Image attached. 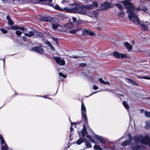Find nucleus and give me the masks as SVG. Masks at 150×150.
<instances>
[{"mask_svg":"<svg viewBox=\"0 0 150 150\" xmlns=\"http://www.w3.org/2000/svg\"><path fill=\"white\" fill-rule=\"evenodd\" d=\"M89 4H87L80 7V5L76 4L72 5V7H65L61 8L58 5H56L54 8L62 11H67L71 13H77L82 14H85L87 12V9L91 10L97 8L98 6V3L95 1H91Z\"/></svg>","mask_w":150,"mask_h":150,"instance_id":"nucleus-1","label":"nucleus"},{"mask_svg":"<svg viewBox=\"0 0 150 150\" xmlns=\"http://www.w3.org/2000/svg\"><path fill=\"white\" fill-rule=\"evenodd\" d=\"M132 0H124L122 3L125 8L127 9V12L129 13L128 16L129 18L131 21L136 24L139 25L140 21L137 15L134 13V11L135 8L132 4L130 2Z\"/></svg>","mask_w":150,"mask_h":150,"instance_id":"nucleus-2","label":"nucleus"},{"mask_svg":"<svg viewBox=\"0 0 150 150\" xmlns=\"http://www.w3.org/2000/svg\"><path fill=\"white\" fill-rule=\"evenodd\" d=\"M133 139L135 142L147 145L150 146V140L149 137L147 135L145 136L144 137L141 134H137L133 137Z\"/></svg>","mask_w":150,"mask_h":150,"instance_id":"nucleus-3","label":"nucleus"},{"mask_svg":"<svg viewBox=\"0 0 150 150\" xmlns=\"http://www.w3.org/2000/svg\"><path fill=\"white\" fill-rule=\"evenodd\" d=\"M81 111L83 119L84 120L85 122L87 123L88 120L86 116V108L83 102H81Z\"/></svg>","mask_w":150,"mask_h":150,"instance_id":"nucleus-4","label":"nucleus"},{"mask_svg":"<svg viewBox=\"0 0 150 150\" xmlns=\"http://www.w3.org/2000/svg\"><path fill=\"white\" fill-rule=\"evenodd\" d=\"M99 13L97 10L90 12L88 13V16L92 18L98 19L99 18Z\"/></svg>","mask_w":150,"mask_h":150,"instance_id":"nucleus-5","label":"nucleus"},{"mask_svg":"<svg viewBox=\"0 0 150 150\" xmlns=\"http://www.w3.org/2000/svg\"><path fill=\"white\" fill-rule=\"evenodd\" d=\"M42 45L40 44L38 47H33L31 48V50L32 51L41 54H43L44 53V50L41 47Z\"/></svg>","mask_w":150,"mask_h":150,"instance_id":"nucleus-6","label":"nucleus"},{"mask_svg":"<svg viewBox=\"0 0 150 150\" xmlns=\"http://www.w3.org/2000/svg\"><path fill=\"white\" fill-rule=\"evenodd\" d=\"M0 140L1 145V150H8V147L3 137L0 134Z\"/></svg>","mask_w":150,"mask_h":150,"instance_id":"nucleus-7","label":"nucleus"},{"mask_svg":"<svg viewBox=\"0 0 150 150\" xmlns=\"http://www.w3.org/2000/svg\"><path fill=\"white\" fill-rule=\"evenodd\" d=\"M112 54L115 58L117 59L123 58H126L127 57V56L126 54L120 53L116 51H114Z\"/></svg>","mask_w":150,"mask_h":150,"instance_id":"nucleus-8","label":"nucleus"},{"mask_svg":"<svg viewBox=\"0 0 150 150\" xmlns=\"http://www.w3.org/2000/svg\"><path fill=\"white\" fill-rule=\"evenodd\" d=\"M54 58L56 62L59 64L60 65L62 66L65 64V61L64 59H61V58L57 57H54Z\"/></svg>","mask_w":150,"mask_h":150,"instance_id":"nucleus-9","label":"nucleus"},{"mask_svg":"<svg viewBox=\"0 0 150 150\" xmlns=\"http://www.w3.org/2000/svg\"><path fill=\"white\" fill-rule=\"evenodd\" d=\"M132 150H144L145 148L142 145L138 146L137 144L135 145V147L134 145L131 146Z\"/></svg>","mask_w":150,"mask_h":150,"instance_id":"nucleus-10","label":"nucleus"},{"mask_svg":"<svg viewBox=\"0 0 150 150\" xmlns=\"http://www.w3.org/2000/svg\"><path fill=\"white\" fill-rule=\"evenodd\" d=\"M83 129L81 132H80L79 133V135L80 137L81 136V134H82V136L83 137H84L87 135V133L86 128V125L85 124L83 125Z\"/></svg>","mask_w":150,"mask_h":150,"instance_id":"nucleus-11","label":"nucleus"},{"mask_svg":"<svg viewBox=\"0 0 150 150\" xmlns=\"http://www.w3.org/2000/svg\"><path fill=\"white\" fill-rule=\"evenodd\" d=\"M132 139V137L130 135H129V140H126L122 142L121 144V145L123 146L129 145L131 144Z\"/></svg>","mask_w":150,"mask_h":150,"instance_id":"nucleus-12","label":"nucleus"},{"mask_svg":"<svg viewBox=\"0 0 150 150\" xmlns=\"http://www.w3.org/2000/svg\"><path fill=\"white\" fill-rule=\"evenodd\" d=\"M111 5L110 3L108 2H105L101 6V8L103 10H105L110 8Z\"/></svg>","mask_w":150,"mask_h":150,"instance_id":"nucleus-13","label":"nucleus"},{"mask_svg":"<svg viewBox=\"0 0 150 150\" xmlns=\"http://www.w3.org/2000/svg\"><path fill=\"white\" fill-rule=\"evenodd\" d=\"M94 137L98 140L101 144H104L105 140L102 137L97 135H95Z\"/></svg>","mask_w":150,"mask_h":150,"instance_id":"nucleus-14","label":"nucleus"},{"mask_svg":"<svg viewBox=\"0 0 150 150\" xmlns=\"http://www.w3.org/2000/svg\"><path fill=\"white\" fill-rule=\"evenodd\" d=\"M35 30H33V31H30L28 32L27 33H24L25 36L28 37H31L33 36L34 37Z\"/></svg>","mask_w":150,"mask_h":150,"instance_id":"nucleus-15","label":"nucleus"},{"mask_svg":"<svg viewBox=\"0 0 150 150\" xmlns=\"http://www.w3.org/2000/svg\"><path fill=\"white\" fill-rule=\"evenodd\" d=\"M40 19L43 21L50 22L52 21V18L47 17H41Z\"/></svg>","mask_w":150,"mask_h":150,"instance_id":"nucleus-16","label":"nucleus"},{"mask_svg":"<svg viewBox=\"0 0 150 150\" xmlns=\"http://www.w3.org/2000/svg\"><path fill=\"white\" fill-rule=\"evenodd\" d=\"M123 44L128 51H130L132 49V46L129 43L127 42H125Z\"/></svg>","mask_w":150,"mask_h":150,"instance_id":"nucleus-17","label":"nucleus"},{"mask_svg":"<svg viewBox=\"0 0 150 150\" xmlns=\"http://www.w3.org/2000/svg\"><path fill=\"white\" fill-rule=\"evenodd\" d=\"M43 35V33L41 32H39L35 30V38L40 37Z\"/></svg>","mask_w":150,"mask_h":150,"instance_id":"nucleus-18","label":"nucleus"},{"mask_svg":"<svg viewBox=\"0 0 150 150\" xmlns=\"http://www.w3.org/2000/svg\"><path fill=\"white\" fill-rule=\"evenodd\" d=\"M84 142L85 143V145L86 148H90L91 147V145L90 143L86 139H84Z\"/></svg>","mask_w":150,"mask_h":150,"instance_id":"nucleus-19","label":"nucleus"},{"mask_svg":"<svg viewBox=\"0 0 150 150\" xmlns=\"http://www.w3.org/2000/svg\"><path fill=\"white\" fill-rule=\"evenodd\" d=\"M98 81L99 82L101 83L104 84H107L108 85H110V83L108 81H105L102 78H98Z\"/></svg>","mask_w":150,"mask_h":150,"instance_id":"nucleus-20","label":"nucleus"},{"mask_svg":"<svg viewBox=\"0 0 150 150\" xmlns=\"http://www.w3.org/2000/svg\"><path fill=\"white\" fill-rule=\"evenodd\" d=\"M6 18L8 21V24L10 25H13L14 24V23L13 21L10 18L9 16H6Z\"/></svg>","mask_w":150,"mask_h":150,"instance_id":"nucleus-21","label":"nucleus"},{"mask_svg":"<svg viewBox=\"0 0 150 150\" xmlns=\"http://www.w3.org/2000/svg\"><path fill=\"white\" fill-rule=\"evenodd\" d=\"M85 139L80 138L75 143L78 145H80L83 142H84V139Z\"/></svg>","mask_w":150,"mask_h":150,"instance_id":"nucleus-22","label":"nucleus"},{"mask_svg":"<svg viewBox=\"0 0 150 150\" xmlns=\"http://www.w3.org/2000/svg\"><path fill=\"white\" fill-rule=\"evenodd\" d=\"M127 80L129 83L133 85L138 86V84L131 79L127 78Z\"/></svg>","mask_w":150,"mask_h":150,"instance_id":"nucleus-23","label":"nucleus"},{"mask_svg":"<svg viewBox=\"0 0 150 150\" xmlns=\"http://www.w3.org/2000/svg\"><path fill=\"white\" fill-rule=\"evenodd\" d=\"M139 26L142 27V30L144 31H146L148 30V29L147 28V26L144 25V24L142 23H140L139 24Z\"/></svg>","mask_w":150,"mask_h":150,"instance_id":"nucleus-24","label":"nucleus"},{"mask_svg":"<svg viewBox=\"0 0 150 150\" xmlns=\"http://www.w3.org/2000/svg\"><path fill=\"white\" fill-rule=\"evenodd\" d=\"M89 30L83 29L82 31V34L83 35H88Z\"/></svg>","mask_w":150,"mask_h":150,"instance_id":"nucleus-25","label":"nucleus"},{"mask_svg":"<svg viewBox=\"0 0 150 150\" xmlns=\"http://www.w3.org/2000/svg\"><path fill=\"white\" fill-rule=\"evenodd\" d=\"M122 103L125 108L127 110V111H128L129 108V106L128 104L125 101H123Z\"/></svg>","mask_w":150,"mask_h":150,"instance_id":"nucleus-26","label":"nucleus"},{"mask_svg":"<svg viewBox=\"0 0 150 150\" xmlns=\"http://www.w3.org/2000/svg\"><path fill=\"white\" fill-rule=\"evenodd\" d=\"M69 57L71 58H73L74 59H78L79 58H81L82 57L81 55H72V56H69Z\"/></svg>","mask_w":150,"mask_h":150,"instance_id":"nucleus-27","label":"nucleus"},{"mask_svg":"<svg viewBox=\"0 0 150 150\" xmlns=\"http://www.w3.org/2000/svg\"><path fill=\"white\" fill-rule=\"evenodd\" d=\"M136 9L138 11H141V10H142L144 11H146L147 8L146 7H144L143 8H140V7L139 6L138 7H137L136 8Z\"/></svg>","mask_w":150,"mask_h":150,"instance_id":"nucleus-28","label":"nucleus"},{"mask_svg":"<svg viewBox=\"0 0 150 150\" xmlns=\"http://www.w3.org/2000/svg\"><path fill=\"white\" fill-rule=\"evenodd\" d=\"M52 28L54 29H57L59 26V25L58 24H52Z\"/></svg>","mask_w":150,"mask_h":150,"instance_id":"nucleus-29","label":"nucleus"},{"mask_svg":"<svg viewBox=\"0 0 150 150\" xmlns=\"http://www.w3.org/2000/svg\"><path fill=\"white\" fill-rule=\"evenodd\" d=\"M144 115L147 117H150V112L146 111L144 112Z\"/></svg>","mask_w":150,"mask_h":150,"instance_id":"nucleus-30","label":"nucleus"},{"mask_svg":"<svg viewBox=\"0 0 150 150\" xmlns=\"http://www.w3.org/2000/svg\"><path fill=\"white\" fill-rule=\"evenodd\" d=\"M88 35L91 36H94L96 35V34L93 31L89 30Z\"/></svg>","mask_w":150,"mask_h":150,"instance_id":"nucleus-31","label":"nucleus"},{"mask_svg":"<svg viewBox=\"0 0 150 150\" xmlns=\"http://www.w3.org/2000/svg\"><path fill=\"white\" fill-rule=\"evenodd\" d=\"M67 26L69 28H71L73 26V24L72 22H70L67 24Z\"/></svg>","mask_w":150,"mask_h":150,"instance_id":"nucleus-32","label":"nucleus"},{"mask_svg":"<svg viewBox=\"0 0 150 150\" xmlns=\"http://www.w3.org/2000/svg\"><path fill=\"white\" fill-rule=\"evenodd\" d=\"M115 5L117 7L119 8L120 10H122L123 9V8L122 6L120 4H116Z\"/></svg>","mask_w":150,"mask_h":150,"instance_id":"nucleus-33","label":"nucleus"},{"mask_svg":"<svg viewBox=\"0 0 150 150\" xmlns=\"http://www.w3.org/2000/svg\"><path fill=\"white\" fill-rule=\"evenodd\" d=\"M81 30V29H76V30H72L70 31V32L71 33L73 34V33H75L78 31L79 30Z\"/></svg>","mask_w":150,"mask_h":150,"instance_id":"nucleus-34","label":"nucleus"},{"mask_svg":"<svg viewBox=\"0 0 150 150\" xmlns=\"http://www.w3.org/2000/svg\"><path fill=\"white\" fill-rule=\"evenodd\" d=\"M125 13H124L121 12L118 15V16L120 17H123L124 16Z\"/></svg>","mask_w":150,"mask_h":150,"instance_id":"nucleus-35","label":"nucleus"},{"mask_svg":"<svg viewBox=\"0 0 150 150\" xmlns=\"http://www.w3.org/2000/svg\"><path fill=\"white\" fill-rule=\"evenodd\" d=\"M79 65L80 67H86L87 64L86 63H82L80 64Z\"/></svg>","mask_w":150,"mask_h":150,"instance_id":"nucleus-36","label":"nucleus"},{"mask_svg":"<svg viewBox=\"0 0 150 150\" xmlns=\"http://www.w3.org/2000/svg\"><path fill=\"white\" fill-rule=\"evenodd\" d=\"M86 137L90 141L93 142V139L91 136L88 135Z\"/></svg>","mask_w":150,"mask_h":150,"instance_id":"nucleus-37","label":"nucleus"},{"mask_svg":"<svg viewBox=\"0 0 150 150\" xmlns=\"http://www.w3.org/2000/svg\"><path fill=\"white\" fill-rule=\"evenodd\" d=\"M59 74L60 76L64 78H65L67 77V76L66 75L63 74L62 73H59Z\"/></svg>","mask_w":150,"mask_h":150,"instance_id":"nucleus-38","label":"nucleus"},{"mask_svg":"<svg viewBox=\"0 0 150 150\" xmlns=\"http://www.w3.org/2000/svg\"><path fill=\"white\" fill-rule=\"evenodd\" d=\"M16 34L18 36H20L22 34V32L19 30H16L15 32Z\"/></svg>","mask_w":150,"mask_h":150,"instance_id":"nucleus-39","label":"nucleus"},{"mask_svg":"<svg viewBox=\"0 0 150 150\" xmlns=\"http://www.w3.org/2000/svg\"><path fill=\"white\" fill-rule=\"evenodd\" d=\"M47 45L52 50L54 51L55 50V49L54 47L50 43L48 42Z\"/></svg>","mask_w":150,"mask_h":150,"instance_id":"nucleus-40","label":"nucleus"},{"mask_svg":"<svg viewBox=\"0 0 150 150\" xmlns=\"http://www.w3.org/2000/svg\"><path fill=\"white\" fill-rule=\"evenodd\" d=\"M18 27L16 25H14L12 26L11 27V29L15 30L16 29H18Z\"/></svg>","mask_w":150,"mask_h":150,"instance_id":"nucleus-41","label":"nucleus"},{"mask_svg":"<svg viewBox=\"0 0 150 150\" xmlns=\"http://www.w3.org/2000/svg\"><path fill=\"white\" fill-rule=\"evenodd\" d=\"M139 78H141L143 79H150V77H148V76H140Z\"/></svg>","mask_w":150,"mask_h":150,"instance_id":"nucleus-42","label":"nucleus"},{"mask_svg":"<svg viewBox=\"0 0 150 150\" xmlns=\"http://www.w3.org/2000/svg\"><path fill=\"white\" fill-rule=\"evenodd\" d=\"M1 31L2 33H3L6 34L8 32V31L6 30L3 28L1 29Z\"/></svg>","mask_w":150,"mask_h":150,"instance_id":"nucleus-43","label":"nucleus"},{"mask_svg":"<svg viewBox=\"0 0 150 150\" xmlns=\"http://www.w3.org/2000/svg\"><path fill=\"white\" fill-rule=\"evenodd\" d=\"M100 146L97 144H95L93 147L94 149L96 150H97L99 148Z\"/></svg>","mask_w":150,"mask_h":150,"instance_id":"nucleus-44","label":"nucleus"},{"mask_svg":"<svg viewBox=\"0 0 150 150\" xmlns=\"http://www.w3.org/2000/svg\"><path fill=\"white\" fill-rule=\"evenodd\" d=\"M70 121V122L71 123V126H73L74 125H75V127L76 126V124H78V123H75L74 122H72L70 120H69Z\"/></svg>","mask_w":150,"mask_h":150,"instance_id":"nucleus-45","label":"nucleus"},{"mask_svg":"<svg viewBox=\"0 0 150 150\" xmlns=\"http://www.w3.org/2000/svg\"><path fill=\"white\" fill-rule=\"evenodd\" d=\"M93 88L94 90H97L98 89V87L94 85L93 86Z\"/></svg>","mask_w":150,"mask_h":150,"instance_id":"nucleus-46","label":"nucleus"},{"mask_svg":"<svg viewBox=\"0 0 150 150\" xmlns=\"http://www.w3.org/2000/svg\"><path fill=\"white\" fill-rule=\"evenodd\" d=\"M18 30H22L23 31H24V30H25V28L23 27H18Z\"/></svg>","mask_w":150,"mask_h":150,"instance_id":"nucleus-47","label":"nucleus"},{"mask_svg":"<svg viewBox=\"0 0 150 150\" xmlns=\"http://www.w3.org/2000/svg\"><path fill=\"white\" fill-rule=\"evenodd\" d=\"M72 18L74 22H76L77 20L76 18V17H73Z\"/></svg>","mask_w":150,"mask_h":150,"instance_id":"nucleus-48","label":"nucleus"},{"mask_svg":"<svg viewBox=\"0 0 150 150\" xmlns=\"http://www.w3.org/2000/svg\"><path fill=\"white\" fill-rule=\"evenodd\" d=\"M100 91H95V92H93L91 94H90L89 96H91L95 93H97V92H99Z\"/></svg>","mask_w":150,"mask_h":150,"instance_id":"nucleus-49","label":"nucleus"},{"mask_svg":"<svg viewBox=\"0 0 150 150\" xmlns=\"http://www.w3.org/2000/svg\"><path fill=\"white\" fill-rule=\"evenodd\" d=\"M22 38L23 40L25 41L26 40V38L25 36H23L22 37Z\"/></svg>","mask_w":150,"mask_h":150,"instance_id":"nucleus-50","label":"nucleus"},{"mask_svg":"<svg viewBox=\"0 0 150 150\" xmlns=\"http://www.w3.org/2000/svg\"><path fill=\"white\" fill-rule=\"evenodd\" d=\"M97 30L99 31H100L101 30V28L100 27H97Z\"/></svg>","mask_w":150,"mask_h":150,"instance_id":"nucleus-51","label":"nucleus"},{"mask_svg":"<svg viewBox=\"0 0 150 150\" xmlns=\"http://www.w3.org/2000/svg\"><path fill=\"white\" fill-rule=\"evenodd\" d=\"M105 56V54L104 53H102L100 56L101 57H103Z\"/></svg>","mask_w":150,"mask_h":150,"instance_id":"nucleus-52","label":"nucleus"},{"mask_svg":"<svg viewBox=\"0 0 150 150\" xmlns=\"http://www.w3.org/2000/svg\"><path fill=\"white\" fill-rule=\"evenodd\" d=\"M146 126H149L150 127V121L149 123H146Z\"/></svg>","mask_w":150,"mask_h":150,"instance_id":"nucleus-53","label":"nucleus"},{"mask_svg":"<svg viewBox=\"0 0 150 150\" xmlns=\"http://www.w3.org/2000/svg\"><path fill=\"white\" fill-rule=\"evenodd\" d=\"M38 96L41 97H43V98H47V96Z\"/></svg>","mask_w":150,"mask_h":150,"instance_id":"nucleus-54","label":"nucleus"},{"mask_svg":"<svg viewBox=\"0 0 150 150\" xmlns=\"http://www.w3.org/2000/svg\"><path fill=\"white\" fill-rule=\"evenodd\" d=\"M70 147V146H69L68 147H64L63 150H67V149L69 148Z\"/></svg>","mask_w":150,"mask_h":150,"instance_id":"nucleus-55","label":"nucleus"},{"mask_svg":"<svg viewBox=\"0 0 150 150\" xmlns=\"http://www.w3.org/2000/svg\"><path fill=\"white\" fill-rule=\"evenodd\" d=\"M70 130L71 131V132H72V131H74V128L73 127H70Z\"/></svg>","mask_w":150,"mask_h":150,"instance_id":"nucleus-56","label":"nucleus"},{"mask_svg":"<svg viewBox=\"0 0 150 150\" xmlns=\"http://www.w3.org/2000/svg\"><path fill=\"white\" fill-rule=\"evenodd\" d=\"M52 39L54 41H56L57 40V38L53 37L52 38Z\"/></svg>","mask_w":150,"mask_h":150,"instance_id":"nucleus-57","label":"nucleus"},{"mask_svg":"<svg viewBox=\"0 0 150 150\" xmlns=\"http://www.w3.org/2000/svg\"><path fill=\"white\" fill-rule=\"evenodd\" d=\"M144 110L143 109H142L140 111V113H143L144 112Z\"/></svg>","mask_w":150,"mask_h":150,"instance_id":"nucleus-58","label":"nucleus"},{"mask_svg":"<svg viewBox=\"0 0 150 150\" xmlns=\"http://www.w3.org/2000/svg\"><path fill=\"white\" fill-rule=\"evenodd\" d=\"M66 1H65L63 0L61 1V3L62 4H64Z\"/></svg>","mask_w":150,"mask_h":150,"instance_id":"nucleus-59","label":"nucleus"},{"mask_svg":"<svg viewBox=\"0 0 150 150\" xmlns=\"http://www.w3.org/2000/svg\"><path fill=\"white\" fill-rule=\"evenodd\" d=\"M98 150H103V149L100 146L99 148L98 149Z\"/></svg>","mask_w":150,"mask_h":150,"instance_id":"nucleus-60","label":"nucleus"},{"mask_svg":"<svg viewBox=\"0 0 150 150\" xmlns=\"http://www.w3.org/2000/svg\"><path fill=\"white\" fill-rule=\"evenodd\" d=\"M3 61L4 62V63H5V59L4 58L3 59Z\"/></svg>","mask_w":150,"mask_h":150,"instance_id":"nucleus-61","label":"nucleus"},{"mask_svg":"<svg viewBox=\"0 0 150 150\" xmlns=\"http://www.w3.org/2000/svg\"><path fill=\"white\" fill-rule=\"evenodd\" d=\"M80 22V21H78V24H79Z\"/></svg>","mask_w":150,"mask_h":150,"instance_id":"nucleus-62","label":"nucleus"},{"mask_svg":"<svg viewBox=\"0 0 150 150\" xmlns=\"http://www.w3.org/2000/svg\"><path fill=\"white\" fill-rule=\"evenodd\" d=\"M132 42L133 44H134V42L133 41H132L131 42Z\"/></svg>","mask_w":150,"mask_h":150,"instance_id":"nucleus-63","label":"nucleus"},{"mask_svg":"<svg viewBox=\"0 0 150 150\" xmlns=\"http://www.w3.org/2000/svg\"><path fill=\"white\" fill-rule=\"evenodd\" d=\"M145 0L146 1H150V0Z\"/></svg>","mask_w":150,"mask_h":150,"instance_id":"nucleus-64","label":"nucleus"}]
</instances>
